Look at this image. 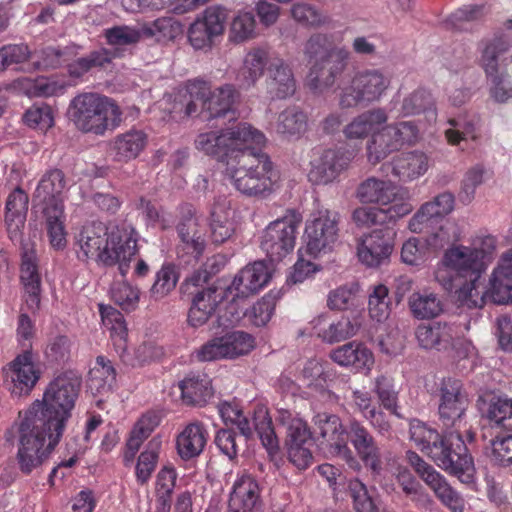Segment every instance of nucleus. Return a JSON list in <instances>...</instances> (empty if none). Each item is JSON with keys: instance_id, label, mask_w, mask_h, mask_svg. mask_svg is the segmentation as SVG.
I'll use <instances>...</instances> for the list:
<instances>
[{"instance_id": "nucleus-11", "label": "nucleus", "mask_w": 512, "mask_h": 512, "mask_svg": "<svg viewBox=\"0 0 512 512\" xmlns=\"http://www.w3.org/2000/svg\"><path fill=\"white\" fill-rule=\"evenodd\" d=\"M301 222L302 217L298 212L288 210L266 226L261 237V248L271 262H280L293 252Z\"/></svg>"}, {"instance_id": "nucleus-28", "label": "nucleus", "mask_w": 512, "mask_h": 512, "mask_svg": "<svg viewBox=\"0 0 512 512\" xmlns=\"http://www.w3.org/2000/svg\"><path fill=\"white\" fill-rule=\"evenodd\" d=\"M455 199L450 192H443L431 201L425 202L409 220L408 228L413 233H421L428 224L437 218H443L454 210Z\"/></svg>"}, {"instance_id": "nucleus-15", "label": "nucleus", "mask_w": 512, "mask_h": 512, "mask_svg": "<svg viewBox=\"0 0 512 512\" xmlns=\"http://www.w3.org/2000/svg\"><path fill=\"white\" fill-rule=\"evenodd\" d=\"M255 345V339L251 334L235 330L209 340L197 350L196 357L204 362L236 359L249 354Z\"/></svg>"}, {"instance_id": "nucleus-24", "label": "nucleus", "mask_w": 512, "mask_h": 512, "mask_svg": "<svg viewBox=\"0 0 512 512\" xmlns=\"http://www.w3.org/2000/svg\"><path fill=\"white\" fill-rule=\"evenodd\" d=\"M309 334L315 335L322 342L335 344L354 337L359 326L347 316L331 319L325 314L315 317L309 322Z\"/></svg>"}, {"instance_id": "nucleus-57", "label": "nucleus", "mask_w": 512, "mask_h": 512, "mask_svg": "<svg viewBox=\"0 0 512 512\" xmlns=\"http://www.w3.org/2000/svg\"><path fill=\"white\" fill-rule=\"evenodd\" d=\"M482 277L469 276L461 284L456 283L455 293L457 300L469 308H481L486 302H489L486 296V288L481 289L480 279Z\"/></svg>"}, {"instance_id": "nucleus-55", "label": "nucleus", "mask_w": 512, "mask_h": 512, "mask_svg": "<svg viewBox=\"0 0 512 512\" xmlns=\"http://www.w3.org/2000/svg\"><path fill=\"white\" fill-rule=\"evenodd\" d=\"M428 479V486L450 512L465 511L464 499L449 485L441 474L432 475L431 477L428 476Z\"/></svg>"}, {"instance_id": "nucleus-49", "label": "nucleus", "mask_w": 512, "mask_h": 512, "mask_svg": "<svg viewBox=\"0 0 512 512\" xmlns=\"http://www.w3.org/2000/svg\"><path fill=\"white\" fill-rule=\"evenodd\" d=\"M178 233L183 243V249L198 258L203 253L206 241L205 230L201 228L197 217L189 216L178 226Z\"/></svg>"}, {"instance_id": "nucleus-29", "label": "nucleus", "mask_w": 512, "mask_h": 512, "mask_svg": "<svg viewBox=\"0 0 512 512\" xmlns=\"http://www.w3.org/2000/svg\"><path fill=\"white\" fill-rule=\"evenodd\" d=\"M236 210L232 207L231 201L225 197L215 200L210 214V230L212 241L221 244L235 232Z\"/></svg>"}, {"instance_id": "nucleus-1", "label": "nucleus", "mask_w": 512, "mask_h": 512, "mask_svg": "<svg viewBox=\"0 0 512 512\" xmlns=\"http://www.w3.org/2000/svg\"><path fill=\"white\" fill-rule=\"evenodd\" d=\"M80 386L81 377L76 372H63L49 382L42 399L19 413L17 461L22 472L41 466L59 444Z\"/></svg>"}, {"instance_id": "nucleus-37", "label": "nucleus", "mask_w": 512, "mask_h": 512, "mask_svg": "<svg viewBox=\"0 0 512 512\" xmlns=\"http://www.w3.org/2000/svg\"><path fill=\"white\" fill-rule=\"evenodd\" d=\"M259 486L249 475L240 476L233 485L229 507L234 512H257Z\"/></svg>"}, {"instance_id": "nucleus-56", "label": "nucleus", "mask_w": 512, "mask_h": 512, "mask_svg": "<svg viewBox=\"0 0 512 512\" xmlns=\"http://www.w3.org/2000/svg\"><path fill=\"white\" fill-rule=\"evenodd\" d=\"M412 315L417 319H432L443 312V304L434 293H413L408 300Z\"/></svg>"}, {"instance_id": "nucleus-26", "label": "nucleus", "mask_w": 512, "mask_h": 512, "mask_svg": "<svg viewBox=\"0 0 512 512\" xmlns=\"http://www.w3.org/2000/svg\"><path fill=\"white\" fill-rule=\"evenodd\" d=\"M267 93L271 98L286 99L296 91V79L291 66L282 57L275 55L267 68Z\"/></svg>"}, {"instance_id": "nucleus-8", "label": "nucleus", "mask_w": 512, "mask_h": 512, "mask_svg": "<svg viewBox=\"0 0 512 512\" xmlns=\"http://www.w3.org/2000/svg\"><path fill=\"white\" fill-rule=\"evenodd\" d=\"M236 97L237 92L232 85L211 90L205 81L194 80L177 91L171 112H183L189 117L197 114L201 107L200 115L204 119L216 118L231 110Z\"/></svg>"}, {"instance_id": "nucleus-43", "label": "nucleus", "mask_w": 512, "mask_h": 512, "mask_svg": "<svg viewBox=\"0 0 512 512\" xmlns=\"http://www.w3.org/2000/svg\"><path fill=\"white\" fill-rule=\"evenodd\" d=\"M482 416L492 428L512 432V398H491L484 403Z\"/></svg>"}, {"instance_id": "nucleus-18", "label": "nucleus", "mask_w": 512, "mask_h": 512, "mask_svg": "<svg viewBox=\"0 0 512 512\" xmlns=\"http://www.w3.org/2000/svg\"><path fill=\"white\" fill-rule=\"evenodd\" d=\"M394 246L393 233L388 229H375L357 240L356 256L365 267L379 268L389 263Z\"/></svg>"}, {"instance_id": "nucleus-19", "label": "nucleus", "mask_w": 512, "mask_h": 512, "mask_svg": "<svg viewBox=\"0 0 512 512\" xmlns=\"http://www.w3.org/2000/svg\"><path fill=\"white\" fill-rule=\"evenodd\" d=\"M438 413L446 426H455L465 415L469 406V399L459 380L453 378L443 379L439 389Z\"/></svg>"}, {"instance_id": "nucleus-13", "label": "nucleus", "mask_w": 512, "mask_h": 512, "mask_svg": "<svg viewBox=\"0 0 512 512\" xmlns=\"http://www.w3.org/2000/svg\"><path fill=\"white\" fill-rule=\"evenodd\" d=\"M276 420L285 428V445L289 460L298 469H306L313 461L310 450L312 432L307 422L298 413L287 409H278Z\"/></svg>"}, {"instance_id": "nucleus-25", "label": "nucleus", "mask_w": 512, "mask_h": 512, "mask_svg": "<svg viewBox=\"0 0 512 512\" xmlns=\"http://www.w3.org/2000/svg\"><path fill=\"white\" fill-rule=\"evenodd\" d=\"M351 159V155L344 151L325 150L311 163L308 173L309 181L316 185L332 183L348 167Z\"/></svg>"}, {"instance_id": "nucleus-64", "label": "nucleus", "mask_w": 512, "mask_h": 512, "mask_svg": "<svg viewBox=\"0 0 512 512\" xmlns=\"http://www.w3.org/2000/svg\"><path fill=\"white\" fill-rule=\"evenodd\" d=\"M111 299L125 311H133L140 300V290L126 281H116L110 289Z\"/></svg>"}, {"instance_id": "nucleus-32", "label": "nucleus", "mask_w": 512, "mask_h": 512, "mask_svg": "<svg viewBox=\"0 0 512 512\" xmlns=\"http://www.w3.org/2000/svg\"><path fill=\"white\" fill-rule=\"evenodd\" d=\"M413 208V204L407 202H399L387 208L359 207L354 210L352 218L359 227L383 225L410 214Z\"/></svg>"}, {"instance_id": "nucleus-7", "label": "nucleus", "mask_w": 512, "mask_h": 512, "mask_svg": "<svg viewBox=\"0 0 512 512\" xmlns=\"http://www.w3.org/2000/svg\"><path fill=\"white\" fill-rule=\"evenodd\" d=\"M243 150L228 160L224 173L234 188L247 196L270 194L277 181V174L269 158L254 150Z\"/></svg>"}, {"instance_id": "nucleus-51", "label": "nucleus", "mask_w": 512, "mask_h": 512, "mask_svg": "<svg viewBox=\"0 0 512 512\" xmlns=\"http://www.w3.org/2000/svg\"><path fill=\"white\" fill-rule=\"evenodd\" d=\"M20 281L23 289L41 288L35 244L29 240L21 241Z\"/></svg>"}, {"instance_id": "nucleus-52", "label": "nucleus", "mask_w": 512, "mask_h": 512, "mask_svg": "<svg viewBox=\"0 0 512 512\" xmlns=\"http://www.w3.org/2000/svg\"><path fill=\"white\" fill-rule=\"evenodd\" d=\"M256 20L254 15L239 10L231 19L228 29V41L232 44H244L256 37Z\"/></svg>"}, {"instance_id": "nucleus-63", "label": "nucleus", "mask_w": 512, "mask_h": 512, "mask_svg": "<svg viewBox=\"0 0 512 512\" xmlns=\"http://www.w3.org/2000/svg\"><path fill=\"white\" fill-rule=\"evenodd\" d=\"M219 414L226 425L236 426L241 434L249 438L253 428L248 418L243 414L241 407L232 402H223L218 406Z\"/></svg>"}, {"instance_id": "nucleus-39", "label": "nucleus", "mask_w": 512, "mask_h": 512, "mask_svg": "<svg viewBox=\"0 0 512 512\" xmlns=\"http://www.w3.org/2000/svg\"><path fill=\"white\" fill-rule=\"evenodd\" d=\"M208 431L199 422H191L180 432L176 447L182 459H191L202 453L207 443Z\"/></svg>"}, {"instance_id": "nucleus-9", "label": "nucleus", "mask_w": 512, "mask_h": 512, "mask_svg": "<svg viewBox=\"0 0 512 512\" xmlns=\"http://www.w3.org/2000/svg\"><path fill=\"white\" fill-rule=\"evenodd\" d=\"M265 143L263 133L247 123H240L221 131L200 133L195 140L198 151L211 156L228 166V160L239 152Z\"/></svg>"}, {"instance_id": "nucleus-22", "label": "nucleus", "mask_w": 512, "mask_h": 512, "mask_svg": "<svg viewBox=\"0 0 512 512\" xmlns=\"http://www.w3.org/2000/svg\"><path fill=\"white\" fill-rule=\"evenodd\" d=\"M270 270L264 261H255L243 268L226 289L231 302L245 299L262 289L269 282Z\"/></svg>"}, {"instance_id": "nucleus-31", "label": "nucleus", "mask_w": 512, "mask_h": 512, "mask_svg": "<svg viewBox=\"0 0 512 512\" xmlns=\"http://www.w3.org/2000/svg\"><path fill=\"white\" fill-rule=\"evenodd\" d=\"M147 144L148 135L143 130L130 129L110 141V153L115 161L128 163L139 157Z\"/></svg>"}, {"instance_id": "nucleus-35", "label": "nucleus", "mask_w": 512, "mask_h": 512, "mask_svg": "<svg viewBox=\"0 0 512 512\" xmlns=\"http://www.w3.org/2000/svg\"><path fill=\"white\" fill-rule=\"evenodd\" d=\"M28 211V196L20 188L12 191L6 201L5 223L12 241L21 239Z\"/></svg>"}, {"instance_id": "nucleus-54", "label": "nucleus", "mask_w": 512, "mask_h": 512, "mask_svg": "<svg viewBox=\"0 0 512 512\" xmlns=\"http://www.w3.org/2000/svg\"><path fill=\"white\" fill-rule=\"evenodd\" d=\"M116 380V370L105 356H98L88 374V387L97 393L109 390Z\"/></svg>"}, {"instance_id": "nucleus-3", "label": "nucleus", "mask_w": 512, "mask_h": 512, "mask_svg": "<svg viewBox=\"0 0 512 512\" xmlns=\"http://www.w3.org/2000/svg\"><path fill=\"white\" fill-rule=\"evenodd\" d=\"M497 239L486 233L472 236L468 245L452 244L435 266V281L446 291H452L456 282L469 276L482 277L493 262Z\"/></svg>"}, {"instance_id": "nucleus-10", "label": "nucleus", "mask_w": 512, "mask_h": 512, "mask_svg": "<svg viewBox=\"0 0 512 512\" xmlns=\"http://www.w3.org/2000/svg\"><path fill=\"white\" fill-rule=\"evenodd\" d=\"M390 85L389 75L380 69L355 71L341 87L339 104L344 108H353L378 102L386 95Z\"/></svg>"}, {"instance_id": "nucleus-14", "label": "nucleus", "mask_w": 512, "mask_h": 512, "mask_svg": "<svg viewBox=\"0 0 512 512\" xmlns=\"http://www.w3.org/2000/svg\"><path fill=\"white\" fill-rule=\"evenodd\" d=\"M338 223L337 213L329 210L313 213L305 224L306 252L313 257L331 252L338 242Z\"/></svg>"}, {"instance_id": "nucleus-44", "label": "nucleus", "mask_w": 512, "mask_h": 512, "mask_svg": "<svg viewBox=\"0 0 512 512\" xmlns=\"http://www.w3.org/2000/svg\"><path fill=\"white\" fill-rule=\"evenodd\" d=\"M270 51L266 47H255L250 49L243 60L241 70V81L246 87L254 85L265 71V67L270 64Z\"/></svg>"}, {"instance_id": "nucleus-38", "label": "nucleus", "mask_w": 512, "mask_h": 512, "mask_svg": "<svg viewBox=\"0 0 512 512\" xmlns=\"http://www.w3.org/2000/svg\"><path fill=\"white\" fill-rule=\"evenodd\" d=\"M388 119V114L383 108H373L356 116L345 126L343 133L350 140L364 139L385 125Z\"/></svg>"}, {"instance_id": "nucleus-5", "label": "nucleus", "mask_w": 512, "mask_h": 512, "mask_svg": "<svg viewBox=\"0 0 512 512\" xmlns=\"http://www.w3.org/2000/svg\"><path fill=\"white\" fill-rule=\"evenodd\" d=\"M302 54L310 65L306 84L315 93H322L333 86L346 69L350 57L346 46L333 45L330 34L319 32L306 39Z\"/></svg>"}, {"instance_id": "nucleus-21", "label": "nucleus", "mask_w": 512, "mask_h": 512, "mask_svg": "<svg viewBox=\"0 0 512 512\" xmlns=\"http://www.w3.org/2000/svg\"><path fill=\"white\" fill-rule=\"evenodd\" d=\"M357 197L362 203L378 204L380 208H387L399 202L412 204L407 189L397 187L390 180L375 177L368 178L359 185Z\"/></svg>"}, {"instance_id": "nucleus-23", "label": "nucleus", "mask_w": 512, "mask_h": 512, "mask_svg": "<svg viewBox=\"0 0 512 512\" xmlns=\"http://www.w3.org/2000/svg\"><path fill=\"white\" fill-rule=\"evenodd\" d=\"M486 296L494 304H512V248L500 256L489 275Z\"/></svg>"}, {"instance_id": "nucleus-62", "label": "nucleus", "mask_w": 512, "mask_h": 512, "mask_svg": "<svg viewBox=\"0 0 512 512\" xmlns=\"http://www.w3.org/2000/svg\"><path fill=\"white\" fill-rule=\"evenodd\" d=\"M178 279L179 276L174 265H162L156 272L154 283L150 288L151 297L156 300L163 299L175 289Z\"/></svg>"}, {"instance_id": "nucleus-4", "label": "nucleus", "mask_w": 512, "mask_h": 512, "mask_svg": "<svg viewBox=\"0 0 512 512\" xmlns=\"http://www.w3.org/2000/svg\"><path fill=\"white\" fill-rule=\"evenodd\" d=\"M410 439L443 470L455 475L462 482H470L474 463L467 453L465 441L458 432H451L445 440L437 430L419 420L410 422Z\"/></svg>"}, {"instance_id": "nucleus-42", "label": "nucleus", "mask_w": 512, "mask_h": 512, "mask_svg": "<svg viewBox=\"0 0 512 512\" xmlns=\"http://www.w3.org/2000/svg\"><path fill=\"white\" fill-rule=\"evenodd\" d=\"M366 148L367 158L372 164H377L391 153L400 150L394 132L387 123L371 135Z\"/></svg>"}, {"instance_id": "nucleus-16", "label": "nucleus", "mask_w": 512, "mask_h": 512, "mask_svg": "<svg viewBox=\"0 0 512 512\" xmlns=\"http://www.w3.org/2000/svg\"><path fill=\"white\" fill-rule=\"evenodd\" d=\"M228 11L220 5H212L197 15L188 29V40L196 50L210 49L225 31Z\"/></svg>"}, {"instance_id": "nucleus-46", "label": "nucleus", "mask_w": 512, "mask_h": 512, "mask_svg": "<svg viewBox=\"0 0 512 512\" xmlns=\"http://www.w3.org/2000/svg\"><path fill=\"white\" fill-rule=\"evenodd\" d=\"M99 313L103 326L110 332V338L116 351L127 343L128 329L124 316L112 306L99 304Z\"/></svg>"}, {"instance_id": "nucleus-33", "label": "nucleus", "mask_w": 512, "mask_h": 512, "mask_svg": "<svg viewBox=\"0 0 512 512\" xmlns=\"http://www.w3.org/2000/svg\"><path fill=\"white\" fill-rule=\"evenodd\" d=\"M223 298L224 291L215 287L198 291L192 299V305L188 313L189 325L195 328L204 325Z\"/></svg>"}, {"instance_id": "nucleus-61", "label": "nucleus", "mask_w": 512, "mask_h": 512, "mask_svg": "<svg viewBox=\"0 0 512 512\" xmlns=\"http://www.w3.org/2000/svg\"><path fill=\"white\" fill-rule=\"evenodd\" d=\"M359 286L346 284L331 290L327 296V306L331 310L344 311L357 306Z\"/></svg>"}, {"instance_id": "nucleus-30", "label": "nucleus", "mask_w": 512, "mask_h": 512, "mask_svg": "<svg viewBox=\"0 0 512 512\" xmlns=\"http://www.w3.org/2000/svg\"><path fill=\"white\" fill-rule=\"evenodd\" d=\"M65 189L66 180L63 172L59 169L47 171L36 187L33 196L34 205L40 207L42 211L48 206H64L63 193Z\"/></svg>"}, {"instance_id": "nucleus-59", "label": "nucleus", "mask_w": 512, "mask_h": 512, "mask_svg": "<svg viewBox=\"0 0 512 512\" xmlns=\"http://www.w3.org/2000/svg\"><path fill=\"white\" fill-rule=\"evenodd\" d=\"M117 354L124 364L137 367L160 357L162 350L153 343L145 342L134 348L133 351H130L127 342L123 349L118 350Z\"/></svg>"}, {"instance_id": "nucleus-53", "label": "nucleus", "mask_w": 512, "mask_h": 512, "mask_svg": "<svg viewBox=\"0 0 512 512\" xmlns=\"http://www.w3.org/2000/svg\"><path fill=\"white\" fill-rule=\"evenodd\" d=\"M349 491L357 512H386V509L374 489H368L358 479L349 482Z\"/></svg>"}, {"instance_id": "nucleus-41", "label": "nucleus", "mask_w": 512, "mask_h": 512, "mask_svg": "<svg viewBox=\"0 0 512 512\" xmlns=\"http://www.w3.org/2000/svg\"><path fill=\"white\" fill-rule=\"evenodd\" d=\"M179 388L183 401L191 405L202 406L213 396L211 379L204 373L189 374Z\"/></svg>"}, {"instance_id": "nucleus-50", "label": "nucleus", "mask_w": 512, "mask_h": 512, "mask_svg": "<svg viewBox=\"0 0 512 512\" xmlns=\"http://www.w3.org/2000/svg\"><path fill=\"white\" fill-rule=\"evenodd\" d=\"M425 113L429 123L437 120V110L431 93L425 89H417L404 97L401 104V113L404 116H412Z\"/></svg>"}, {"instance_id": "nucleus-40", "label": "nucleus", "mask_w": 512, "mask_h": 512, "mask_svg": "<svg viewBox=\"0 0 512 512\" xmlns=\"http://www.w3.org/2000/svg\"><path fill=\"white\" fill-rule=\"evenodd\" d=\"M429 168L428 156L420 151L404 153L392 162V173L401 181H412L423 176Z\"/></svg>"}, {"instance_id": "nucleus-34", "label": "nucleus", "mask_w": 512, "mask_h": 512, "mask_svg": "<svg viewBox=\"0 0 512 512\" xmlns=\"http://www.w3.org/2000/svg\"><path fill=\"white\" fill-rule=\"evenodd\" d=\"M276 306V299L271 294H266L258 300L249 310L238 311L236 309V302H231L227 307V313L231 314L225 320V325L237 324L243 316L248 321L257 327L265 326L272 318Z\"/></svg>"}, {"instance_id": "nucleus-60", "label": "nucleus", "mask_w": 512, "mask_h": 512, "mask_svg": "<svg viewBox=\"0 0 512 512\" xmlns=\"http://www.w3.org/2000/svg\"><path fill=\"white\" fill-rule=\"evenodd\" d=\"M290 14L297 23L309 28H319L329 22L326 14L304 2L294 3L290 8Z\"/></svg>"}, {"instance_id": "nucleus-36", "label": "nucleus", "mask_w": 512, "mask_h": 512, "mask_svg": "<svg viewBox=\"0 0 512 512\" xmlns=\"http://www.w3.org/2000/svg\"><path fill=\"white\" fill-rule=\"evenodd\" d=\"M419 345L424 349L449 351L455 335V326L436 322L419 325L415 332Z\"/></svg>"}, {"instance_id": "nucleus-17", "label": "nucleus", "mask_w": 512, "mask_h": 512, "mask_svg": "<svg viewBox=\"0 0 512 512\" xmlns=\"http://www.w3.org/2000/svg\"><path fill=\"white\" fill-rule=\"evenodd\" d=\"M5 383L12 395H29L41 378V369L30 349L24 350L4 368Z\"/></svg>"}, {"instance_id": "nucleus-20", "label": "nucleus", "mask_w": 512, "mask_h": 512, "mask_svg": "<svg viewBox=\"0 0 512 512\" xmlns=\"http://www.w3.org/2000/svg\"><path fill=\"white\" fill-rule=\"evenodd\" d=\"M330 360L354 373L370 375L375 365L373 351L362 341L352 340L329 352Z\"/></svg>"}, {"instance_id": "nucleus-2", "label": "nucleus", "mask_w": 512, "mask_h": 512, "mask_svg": "<svg viewBox=\"0 0 512 512\" xmlns=\"http://www.w3.org/2000/svg\"><path fill=\"white\" fill-rule=\"evenodd\" d=\"M75 253L79 261L99 266L118 265L124 276L137 253V238L133 228L102 222L82 226L74 238Z\"/></svg>"}, {"instance_id": "nucleus-45", "label": "nucleus", "mask_w": 512, "mask_h": 512, "mask_svg": "<svg viewBox=\"0 0 512 512\" xmlns=\"http://www.w3.org/2000/svg\"><path fill=\"white\" fill-rule=\"evenodd\" d=\"M17 86L29 98H47L64 94L68 84L63 80L39 77L21 78L17 81Z\"/></svg>"}, {"instance_id": "nucleus-6", "label": "nucleus", "mask_w": 512, "mask_h": 512, "mask_svg": "<svg viewBox=\"0 0 512 512\" xmlns=\"http://www.w3.org/2000/svg\"><path fill=\"white\" fill-rule=\"evenodd\" d=\"M67 116L78 131L95 136H104L122 122V111L117 103L95 92H82L72 98Z\"/></svg>"}, {"instance_id": "nucleus-47", "label": "nucleus", "mask_w": 512, "mask_h": 512, "mask_svg": "<svg viewBox=\"0 0 512 512\" xmlns=\"http://www.w3.org/2000/svg\"><path fill=\"white\" fill-rule=\"evenodd\" d=\"M306 114L296 107H289L277 116L273 129L287 138H298L307 131Z\"/></svg>"}, {"instance_id": "nucleus-48", "label": "nucleus", "mask_w": 512, "mask_h": 512, "mask_svg": "<svg viewBox=\"0 0 512 512\" xmlns=\"http://www.w3.org/2000/svg\"><path fill=\"white\" fill-rule=\"evenodd\" d=\"M47 234L50 245L56 250H63L67 246V232L65 229L64 206L54 205L44 208Z\"/></svg>"}, {"instance_id": "nucleus-27", "label": "nucleus", "mask_w": 512, "mask_h": 512, "mask_svg": "<svg viewBox=\"0 0 512 512\" xmlns=\"http://www.w3.org/2000/svg\"><path fill=\"white\" fill-rule=\"evenodd\" d=\"M348 437L365 466L374 473H379L381 471L380 449L370 432L360 422L351 421Z\"/></svg>"}, {"instance_id": "nucleus-12", "label": "nucleus", "mask_w": 512, "mask_h": 512, "mask_svg": "<svg viewBox=\"0 0 512 512\" xmlns=\"http://www.w3.org/2000/svg\"><path fill=\"white\" fill-rule=\"evenodd\" d=\"M313 433L319 446L331 456L341 458L350 467L359 468V463L347 443V431L336 414L317 413L312 420Z\"/></svg>"}, {"instance_id": "nucleus-58", "label": "nucleus", "mask_w": 512, "mask_h": 512, "mask_svg": "<svg viewBox=\"0 0 512 512\" xmlns=\"http://www.w3.org/2000/svg\"><path fill=\"white\" fill-rule=\"evenodd\" d=\"M369 317L378 323L385 322L391 313L389 289L384 284H377L372 288L368 297Z\"/></svg>"}]
</instances>
